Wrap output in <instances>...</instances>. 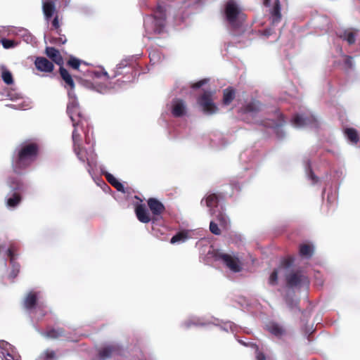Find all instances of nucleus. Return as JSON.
Listing matches in <instances>:
<instances>
[{"mask_svg":"<svg viewBox=\"0 0 360 360\" xmlns=\"http://www.w3.org/2000/svg\"><path fill=\"white\" fill-rule=\"evenodd\" d=\"M39 151V145L34 142L24 143L18 147L11 160L13 172L20 174L30 167L37 160Z\"/></svg>","mask_w":360,"mask_h":360,"instance_id":"1","label":"nucleus"},{"mask_svg":"<svg viewBox=\"0 0 360 360\" xmlns=\"http://www.w3.org/2000/svg\"><path fill=\"white\" fill-rule=\"evenodd\" d=\"M170 7L159 4L153 10V13L144 18V27L148 34H162L167 25V16Z\"/></svg>","mask_w":360,"mask_h":360,"instance_id":"2","label":"nucleus"},{"mask_svg":"<svg viewBox=\"0 0 360 360\" xmlns=\"http://www.w3.org/2000/svg\"><path fill=\"white\" fill-rule=\"evenodd\" d=\"M224 15L226 21L234 31L240 29L246 20V15L233 0H229L226 3Z\"/></svg>","mask_w":360,"mask_h":360,"instance_id":"3","label":"nucleus"},{"mask_svg":"<svg viewBox=\"0 0 360 360\" xmlns=\"http://www.w3.org/2000/svg\"><path fill=\"white\" fill-rule=\"evenodd\" d=\"M68 97L66 112L72 122V126L74 127L79 126L82 128L85 124L88 126V120L83 113L75 94L68 91Z\"/></svg>","mask_w":360,"mask_h":360,"instance_id":"4","label":"nucleus"},{"mask_svg":"<svg viewBox=\"0 0 360 360\" xmlns=\"http://www.w3.org/2000/svg\"><path fill=\"white\" fill-rule=\"evenodd\" d=\"M286 285L290 288L308 287L309 280L301 269L292 271L285 275Z\"/></svg>","mask_w":360,"mask_h":360,"instance_id":"5","label":"nucleus"},{"mask_svg":"<svg viewBox=\"0 0 360 360\" xmlns=\"http://www.w3.org/2000/svg\"><path fill=\"white\" fill-rule=\"evenodd\" d=\"M10 186L14 193L11 198H8L6 204L8 207H14L21 201V193L25 190V185L20 180H13L11 181Z\"/></svg>","mask_w":360,"mask_h":360,"instance_id":"6","label":"nucleus"},{"mask_svg":"<svg viewBox=\"0 0 360 360\" xmlns=\"http://www.w3.org/2000/svg\"><path fill=\"white\" fill-rule=\"evenodd\" d=\"M213 257L215 260H221L223 263L232 271L239 272L241 270L240 263L238 257H233L229 254L214 252Z\"/></svg>","mask_w":360,"mask_h":360,"instance_id":"7","label":"nucleus"},{"mask_svg":"<svg viewBox=\"0 0 360 360\" xmlns=\"http://www.w3.org/2000/svg\"><path fill=\"white\" fill-rule=\"evenodd\" d=\"M147 203L153 214L152 222L155 223L158 219V217L165 212V207L160 200L155 198H150Z\"/></svg>","mask_w":360,"mask_h":360,"instance_id":"8","label":"nucleus"},{"mask_svg":"<svg viewBox=\"0 0 360 360\" xmlns=\"http://www.w3.org/2000/svg\"><path fill=\"white\" fill-rule=\"evenodd\" d=\"M122 348L117 344H112L107 345L99 351V357L102 360L110 358L115 355H120L122 353Z\"/></svg>","mask_w":360,"mask_h":360,"instance_id":"9","label":"nucleus"},{"mask_svg":"<svg viewBox=\"0 0 360 360\" xmlns=\"http://www.w3.org/2000/svg\"><path fill=\"white\" fill-rule=\"evenodd\" d=\"M41 335L51 340H56L59 338H68L66 332L63 328L61 327H47L46 330L41 333Z\"/></svg>","mask_w":360,"mask_h":360,"instance_id":"10","label":"nucleus"},{"mask_svg":"<svg viewBox=\"0 0 360 360\" xmlns=\"http://www.w3.org/2000/svg\"><path fill=\"white\" fill-rule=\"evenodd\" d=\"M36 68L44 72H52L54 69L53 63L44 57H37L34 61Z\"/></svg>","mask_w":360,"mask_h":360,"instance_id":"11","label":"nucleus"},{"mask_svg":"<svg viewBox=\"0 0 360 360\" xmlns=\"http://www.w3.org/2000/svg\"><path fill=\"white\" fill-rule=\"evenodd\" d=\"M45 54L53 63L60 67L63 66L64 60L60 52L54 47L47 46L45 49Z\"/></svg>","mask_w":360,"mask_h":360,"instance_id":"12","label":"nucleus"},{"mask_svg":"<svg viewBox=\"0 0 360 360\" xmlns=\"http://www.w3.org/2000/svg\"><path fill=\"white\" fill-rule=\"evenodd\" d=\"M186 106L184 101L175 98L172 101V113L175 117H180L185 115Z\"/></svg>","mask_w":360,"mask_h":360,"instance_id":"13","label":"nucleus"},{"mask_svg":"<svg viewBox=\"0 0 360 360\" xmlns=\"http://www.w3.org/2000/svg\"><path fill=\"white\" fill-rule=\"evenodd\" d=\"M135 214L138 220L142 223L147 224L150 221H152V217H150L149 212L143 204H139L136 206Z\"/></svg>","mask_w":360,"mask_h":360,"instance_id":"14","label":"nucleus"},{"mask_svg":"<svg viewBox=\"0 0 360 360\" xmlns=\"http://www.w3.org/2000/svg\"><path fill=\"white\" fill-rule=\"evenodd\" d=\"M218 111L219 108L210 98L209 93L204 91V113L213 115Z\"/></svg>","mask_w":360,"mask_h":360,"instance_id":"15","label":"nucleus"},{"mask_svg":"<svg viewBox=\"0 0 360 360\" xmlns=\"http://www.w3.org/2000/svg\"><path fill=\"white\" fill-rule=\"evenodd\" d=\"M42 10L44 18L47 21H49L53 17L55 13H57L55 3L53 1H46L43 3Z\"/></svg>","mask_w":360,"mask_h":360,"instance_id":"16","label":"nucleus"},{"mask_svg":"<svg viewBox=\"0 0 360 360\" xmlns=\"http://www.w3.org/2000/svg\"><path fill=\"white\" fill-rule=\"evenodd\" d=\"M271 22L276 25L281 20V3L279 0H276L272 9L271 10Z\"/></svg>","mask_w":360,"mask_h":360,"instance_id":"17","label":"nucleus"},{"mask_svg":"<svg viewBox=\"0 0 360 360\" xmlns=\"http://www.w3.org/2000/svg\"><path fill=\"white\" fill-rule=\"evenodd\" d=\"M236 91L234 88L229 86L223 90L222 104L229 105L235 99Z\"/></svg>","mask_w":360,"mask_h":360,"instance_id":"18","label":"nucleus"},{"mask_svg":"<svg viewBox=\"0 0 360 360\" xmlns=\"http://www.w3.org/2000/svg\"><path fill=\"white\" fill-rule=\"evenodd\" d=\"M59 72L63 80H64V82L66 83V85L70 88L68 91L73 93L72 91L75 89V82L71 75L65 68H63V66L60 67Z\"/></svg>","mask_w":360,"mask_h":360,"instance_id":"19","label":"nucleus"},{"mask_svg":"<svg viewBox=\"0 0 360 360\" xmlns=\"http://www.w3.org/2000/svg\"><path fill=\"white\" fill-rule=\"evenodd\" d=\"M266 328L269 333L278 338L285 333V328L278 323L271 322L266 326Z\"/></svg>","mask_w":360,"mask_h":360,"instance_id":"20","label":"nucleus"},{"mask_svg":"<svg viewBox=\"0 0 360 360\" xmlns=\"http://www.w3.org/2000/svg\"><path fill=\"white\" fill-rule=\"evenodd\" d=\"M358 33V30L356 29H348L344 30V32L340 34V37L345 41L349 45L354 44L356 41V36Z\"/></svg>","mask_w":360,"mask_h":360,"instance_id":"21","label":"nucleus"},{"mask_svg":"<svg viewBox=\"0 0 360 360\" xmlns=\"http://www.w3.org/2000/svg\"><path fill=\"white\" fill-rule=\"evenodd\" d=\"M261 109V103L259 101H253L246 104L242 110L244 113H256Z\"/></svg>","mask_w":360,"mask_h":360,"instance_id":"22","label":"nucleus"},{"mask_svg":"<svg viewBox=\"0 0 360 360\" xmlns=\"http://www.w3.org/2000/svg\"><path fill=\"white\" fill-rule=\"evenodd\" d=\"M314 120V117L304 116L303 115H296L292 119V122L297 127H303L307 125Z\"/></svg>","mask_w":360,"mask_h":360,"instance_id":"23","label":"nucleus"},{"mask_svg":"<svg viewBox=\"0 0 360 360\" xmlns=\"http://www.w3.org/2000/svg\"><path fill=\"white\" fill-rule=\"evenodd\" d=\"M105 176L108 181V182L111 184L115 188H116L118 191L124 193V187L122 183H120L112 174L110 173H106Z\"/></svg>","mask_w":360,"mask_h":360,"instance_id":"24","label":"nucleus"},{"mask_svg":"<svg viewBox=\"0 0 360 360\" xmlns=\"http://www.w3.org/2000/svg\"><path fill=\"white\" fill-rule=\"evenodd\" d=\"M37 295L34 292H30L26 296L24 301V306L27 309H33L37 304Z\"/></svg>","mask_w":360,"mask_h":360,"instance_id":"25","label":"nucleus"},{"mask_svg":"<svg viewBox=\"0 0 360 360\" xmlns=\"http://www.w3.org/2000/svg\"><path fill=\"white\" fill-rule=\"evenodd\" d=\"M314 252V248L309 244H301L300 245L299 253L301 257L310 258Z\"/></svg>","mask_w":360,"mask_h":360,"instance_id":"26","label":"nucleus"},{"mask_svg":"<svg viewBox=\"0 0 360 360\" xmlns=\"http://www.w3.org/2000/svg\"><path fill=\"white\" fill-rule=\"evenodd\" d=\"M222 198L221 194L212 193L206 198V205L209 207H216L219 199Z\"/></svg>","mask_w":360,"mask_h":360,"instance_id":"27","label":"nucleus"},{"mask_svg":"<svg viewBox=\"0 0 360 360\" xmlns=\"http://www.w3.org/2000/svg\"><path fill=\"white\" fill-rule=\"evenodd\" d=\"M74 151L80 161L82 162L88 161L87 153L86 150L81 146V145H76V146H74Z\"/></svg>","mask_w":360,"mask_h":360,"instance_id":"28","label":"nucleus"},{"mask_svg":"<svg viewBox=\"0 0 360 360\" xmlns=\"http://www.w3.org/2000/svg\"><path fill=\"white\" fill-rule=\"evenodd\" d=\"M345 134L347 139L353 143H357L359 140L357 131L354 128L346 129Z\"/></svg>","mask_w":360,"mask_h":360,"instance_id":"29","label":"nucleus"},{"mask_svg":"<svg viewBox=\"0 0 360 360\" xmlns=\"http://www.w3.org/2000/svg\"><path fill=\"white\" fill-rule=\"evenodd\" d=\"M40 358L43 360H56L57 356L55 351L47 349L41 354Z\"/></svg>","mask_w":360,"mask_h":360,"instance_id":"30","label":"nucleus"},{"mask_svg":"<svg viewBox=\"0 0 360 360\" xmlns=\"http://www.w3.org/2000/svg\"><path fill=\"white\" fill-rule=\"evenodd\" d=\"M187 233L184 231H181L175 234L172 238H171V243H175L178 242H184L187 239Z\"/></svg>","mask_w":360,"mask_h":360,"instance_id":"31","label":"nucleus"},{"mask_svg":"<svg viewBox=\"0 0 360 360\" xmlns=\"http://www.w3.org/2000/svg\"><path fill=\"white\" fill-rule=\"evenodd\" d=\"M1 77L4 83L11 85L13 83V78L11 72L7 70H4L1 73Z\"/></svg>","mask_w":360,"mask_h":360,"instance_id":"32","label":"nucleus"},{"mask_svg":"<svg viewBox=\"0 0 360 360\" xmlns=\"http://www.w3.org/2000/svg\"><path fill=\"white\" fill-rule=\"evenodd\" d=\"M94 74L96 77H101V76H103L105 77L106 79H110L115 78L118 74H120V72H118V71L117 70L116 72L115 71L112 75H109V74L106 71L102 70L101 72H94Z\"/></svg>","mask_w":360,"mask_h":360,"instance_id":"33","label":"nucleus"},{"mask_svg":"<svg viewBox=\"0 0 360 360\" xmlns=\"http://www.w3.org/2000/svg\"><path fill=\"white\" fill-rule=\"evenodd\" d=\"M216 219L219 222L220 225L222 226L226 227L228 225V224H229L228 217L223 212H219L216 215Z\"/></svg>","mask_w":360,"mask_h":360,"instance_id":"34","label":"nucleus"},{"mask_svg":"<svg viewBox=\"0 0 360 360\" xmlns=\"http://www.w3.org/2000/svg\"><path fill=\"white\" fill-rule=\"evenodd\" d=\"M294 261H295L294 257L289 255V256H287L286 257L283 258L281 260V265L283 268H289L293 264Z\"/></svg>","mask_w":360,"mask_h":360,"instance_id":"35","label":"nucleus"},{"mask_svg":"<svg viewBox=\"0 0 360 360\" xmlns=\"http://www.w3.org/2000/svg\"><path fill=\"white\" fill-rule=\"evenodd\" d=\"M16 251V248L14 245H11L7 251V255L10 259L11 263L13 264V267L15 268V252Z\"/></svg>","mask_w":360,"mask_h":360,"instance_id":"36","label":"nucleus"},{"mask_svg":"<svg viewBox=\"0 0 360 360\" xmlns=\"http://www.w3.org/2000/svg\"><path fill=\"white\" fill-rule=\"evenodd\" d=\"M67 64L74 70H78L81 64V61L75 57H70Z\"/></svg>","mask_w":360,"mask_h":360,"instance_id":"37","label":"nucleus"},{"mask_svg":"<svg viewBox=\"0 0 360 360\" xmlns=\"http://www.w3.org/2000/svg\"><path fill=\"white\" fill-rule=\"evenodd\" d=\"M278 272L277 269H274L271 274L269 278V283L271 285H276L278 283Z\"/></svg>","mask_w":360,"mask_h":360,"instance_id":"38","label":"nucleus"},{"mask_svg":"<svg viewBox=\"0 0 360 360\" xmlns=\"http://www.w3.org/2000/svg\"><path fill=\"white\" fill-rule=\"evenodd\" d=\"M74 130L72 131V141H73V146H76V145H80V134L78 133L77 127H74Z\"/></svg>","mask_w":360,"mask_h":360,"instance_id":"39","label":"nucleus"},{"mask_svg":"<svg viewBox=\"0 0 360 360\" xmlns=\"http://www.w3.org/2000/svg\"><path fill=\"white\" fill-rule=\"evenodd\" d=\"M210 231L214 235H220L221 230L218 226V224L214 221H211L210 224Z\"/></svg>","mask_w":360,"mask_h":360,"instance_id":"40","label":"nucleus"},{"mask_svg":"<svg viewBox=\"0 0 360 360\" xmlns=\"http://www.w3.org/2000/svg\"><path fill=\"white\" fill-rule=\"evenodd\" d=\"M67 41V39L65 35H61L59 37H53L51 40V43L56 44H64Z\"/></svg>","mask_w":360,"mask_h":360,"instance_id":"41","label":"nucleus"},{"mask_svg":"<svg viewBox=\"0 0 360 360\" xmlns=\"http://www.w3.org/2000/svg\"><path fill=\"white\" fill-rule=\"evenodd\" d=\"M2 45L5 49L13 48L15 46V42L13 40L4 39L1 41Z\"/></svg>","mask_w":360,"mask_h":360,"instance_id":"42","label":"nucleus"},{"mask_svg":"<svg viewBox=\"0 0 360 360\" xmlns=\"http://www.w3.org/2000/svg\"><path fill=\"white\" fill-rule=\"evenodd\" d=\"M52 26L53 27L57 30V32L60 34L61 30L60 29V23L58 20V16L56 14L52 20Z\"/></svg>","mask_w":360,"mask_h":360,"instance_id":"43","label":"nucleus"},{"mask_svg":"<svg viewBox=\"0 0 360 360\" xmlns=\"http://www.w3.org/2000/svg\"><path fill=\"white\" fill-rule=\"evenodd\" d=\"M309 167H310V165H309ZM309 176L310 179L312 180L313 184H316L319 181V178L314 174V172L311 168H309Z\"/></svg>","mask_w":360,"mask_h":360,"instance_id":"44","label":"nucleus"},{"mask_svg":"<svg viewBox=\"0 0 360 360\" xmlns=\"http://www.w3.org/2000/svg\"><path fill=\"white\" fill-rule=\"evenodd\" d=\"M285 302L288 304V305L289 306V307H290V308H293L294 307H297V302H294L291 299L286 298Z\"/></svg>","mask_w":360,"mask_h":360,"instance_id":"45","label":"nucleus"},{"mask_svg":"<svg viewBox=\"0 0 360 360\" xmlns=\"http://www.w3.org/2000/svg\"><path fill=\"white\" fill-rule=\"evenodd\" d=\"M202 86V80H199L198 82L193 84L191 85V88L193 89H200Z\"/></svg>","mask_w":360,"mask_h":360,"instance_id":"46","label":"nucleus"},{"mask_svg":"<svg viewBox=\"0 0 360 360\" xmlns=\"http://www.w3.org/2000/svg\"><path fill=\"white\" fill-rule=\"evenodd\" d=\"M13 357L9 353L3 354V360H13Z\"/></svg>","mask_w":360,"mask_h":360,"instance_id":"47","label":"nucleus"},{"mask_svg":"<svg viewBox=\"0 0 360 360\" xmlns=\"http://www.w3.org/2000/svg\"><path fill=\"white\" fill-rule=\"evenodd\" d=\"M257 360H266V356L262 352H259L257 354Z\"/></svg>","mask_w":360,"mask_h":360,"instance_id":"48","label":"nucleus"},{"mask_svg":"<svg viewBox=\"0 0 360 360\" xmlns=\"http://www.w3.org/2000/svg\"><path fill=\"white\" fill-rule=\"evenodd\" d=\"M197 103L200 106H202V94H199L197 98Z\"/></svg>","mask_w":360,"mask_h":360,"instance_id":"49","label":"nucleus"},{"mask_svg":"<svg viewBox=\"0 0 360 360\" xmlns=\"http://www.w3.org/2000/svg\"><path fill=\"white\" fill-rule=\"evenodd\" d=\"M19 267H20V265L18 264H16V268L13 271V277H15L18 274V273L19 272Z\"/></svg>","mask_w":360,"mask_h":360,"instance_id":"50","label":"nucleus"},{"mask_svg":"<svg viewBox=\"0 0 360 360\" xmlns=\"http://www.w3.org/2000/svg\"><path fill=\"white\" fill-rule=\"evenodd\" d=\"M271 1V0H264L263 4L265 6H269Z\"/></svg>","mask_w":360,"mask_h":360,"instance_id":"51","label":"nucleus"},{"mask_svg":"<svg viewBox=\"0 0 360 360\" xmlns=\"http://www.w3.org/2000/svg\"><path fill=\"white\" fill-rule=\"evenodd\" d=\"M351 60H352V58L351 57H348V58L345 61L346 64H347L348 65H351Z\"/></svg>","mask_w":360,"mask_h":360,"instance_id":"52","label":"nucleus"},{"mask_svg":"<svg viewBox=\"0 0 360 360\" xmlns=\"http://www.w3.org/2000/svg\"><path fill=\"white\" fill-rule=\"evenodd\" d=\"M125 65H124L122 63H120L119 65H117V69L119 70V69H121Z\"/></svg>","mask_w":360,"mask_h":360,"instance_id":"53","label":"nucleus"},{"mask_svg":"<svg viewBox=\"0 0 360 360\" xmlns=\"http://www.w3.org/2000/svg\"><path fill=\"white\" fill-rule=\"evenodd\" d=\"M203 82H204V84H205V83H207V79H204Z\"/></svg>","mask_w":360,"mask_h":360,"instance_id":"54","label":"nucleus"}]
</instances>
